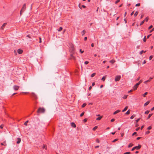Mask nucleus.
<instances>
[{"instance_id": "obj_27", "label": "nucleus", "mask_w": 154, "mask_h": 154, "mask_svg": "<svg viewBox=\"0 0 154 154\" xmlns=\"http://www.w3.org/2000/svg\"><path fill=\"white\" fill-rule=\"evenodd\" d=\"M135 116V115H133L131 117L130 119H133Z\"/></svg>"}, {"instance_id": "obj_4", "label": "nucleus", "mask_w": 154, "mask_h": 154, "mask_svg": "<svg viewBox=\"0 0 154 154\" xmlns=\"http://www.w3.org/2000/svg\"><path fill=\"white\" fill-rule=\"evenodd\" d=\"M19 86H17L16 85H14L13 86V88L16 91L17 90L19 89Z\"/></svg>"}, {"instance_id": "obj_55", "label": "nucleus", "mask_w": 154, "mask_h": 154, "mask_svg": "<svg viewBox=\"0 0 154 154\" xmlns=\"http://www.w3.org/2000/svg\"><path fill=\"white\" fill-rule=\"evenodd\" d=\"M80 51L82 53H83V52H84V51H82V49H80Z\"/></svg>"}, {"instance_id": "obj_13", "label": "nucleus", "mask_w": 154, "mask_h": 154, "mask_svg": "<svg viewBox=\"0 0 154 154\" xmlns=\"http://www.w3.org/2000/svg\"><path fill=\"white\" fill-rule=\"evenodd\" d=\"M85 30H83L82 32V36H83L85 33Z\"/></svg>"}, {"instance_id": "obj_37", "label": "nucleus", "mask_w": 154, "mask_h": 154, "mask_svg": "<svg viewBox=\"0 0 154 154\" xmlns=\"http://www.w3.org/2000/svg\"><path fill=\"white\" fill-rule=\"evenodd\" d=\"M148 19H149V18L148 17H146L145 20H145V21H146V22H147L148 21Z\"/></svg>"}, {"instance_id": "obj_41", "label": "nucleus", "mask_w": 154, "mask_h": 154, "mask_svg": "<svg viewBox=\"0 0 154 154\" xmlns=\"http://www.w3.org/2000/svg\"><path fill=\"white\" fill-rule=\"evenodd\" d=\"M120 1V0H117L115 2L116 4H117V3H118L119 1Z\"/></svg>"}, {"instance_id": "obj_40", "label": "nucleus", "mask_w": 154, "mask_h": 154, "mask_svg": "<svg viewBox=\"0 0 154 154\" xmlns=\"http://www.w3.org/2000/svg\"><path fill=\"white\" fill-rule=\"evenodd\" d=\"M152 128V127L151 126H149L147 128V129L149 130H150Z\"/></svg>"}, {"instance_id": "obj_57", "label": "nucleus", "mask_w": 154, "mask_h": 154, "mask_svg": "<svg viewBox=\"0 0 154 154\" xmlns=\"http://www.w3.org/2000/svg\"><path fill=\"white\" fill-rule=\"evenodd\" d=\"M114 120H115V119H112L111 120V122H114Z\"/></svg>"}, {"instance_id": "obj_17", "label": "nucleus", "mask_w": 154, "mask_h": 154, "mask_svg": "<svg viewBox=\"0 0 154 154\" xmlns=\"http://www.w3.org/2000/svg\"><path fill=\"white\" fill-rule=\"evenodd\" d=\"M128 108V106H126L125 107V108H124V109L122 110V112H124L125 111H126L127 109Z\"/></svg>"}, {"instance_id": "obj_30", "label": "nucleus", "mask_w": 154, "mask_h": 154, "mask_svg": "<svg viewBox=\"0 0 154 154\" xmlns=\"http://www.w3.org/2000/svg\"><path fill=\"white\" fill-rule=\"evenodd\" d=\"M29 122V121H26L25 123H24V125H25L26 126H27V123L28 122Z\"/></svg>"}, {"instance_id": "obj_46", "label": "nucleus", "mask_w": 154, "mask_h": 154, "mask_svg": "<svg viewBox=\"0 0 154 154\" xmlns=\"http://www.w3.org/2000/svg\"><path fill=\"white\" fill-rule=\"evenodd\" d=\"M146 62V61L145 60H144V61H143V64H145Z\"/></svg>"}, {"instance_id": "obj_3", "label": "nucleus", "mask_w": 154, "mask_h": 154, "mask_svg": "<svg viewBox=\"0 0 154 154\" xmlns=\"http://www.w3.org/2000/svg\"><path fill=\"white\" fill-rule=\"evenodd\" d=\"M121 78L120 75H118L115 78V81L116 82L119 81Z\"/></svg>"}, {"instance_id": "obj_31", "label": "nucleus", "mask_w": 154, "mask_h": 154, "mask_svg": "<svg viewBox=\"0 0 154 154\" xmlns=\"http://www.w3.org/2000/svg\"><path fill=\"white\" fill-rule=\"evenodd\" d=\"M84 112H83L80 115V116L81 117H82V116H83V115H84Z\"/></svg>"}, {"instance_id": "obj_33", "label": "nucleus", "mask_w": 154, "mask_h": 154, "mask_svg": "<svg viewBox=\"0 0 154 154\" xmlns=\"http://www.w3.org/2000/svg\"><path fill=\"white\" fill-rule=\"evenodd\" d=\"M133 145V144L130 143L129 145L128 146V147H131Z\"/></svg>"}, {"instance_id": "obj_36", "label": "nucleus", "mask_w": 154, "mask_h": 154, "mask_svg": "<svg viewBox=\"0 0 154 154\" xmlns=\"http://www.w3.org/2000/svg\"><path fill=\"white\" fill-rule=\"evenodd\" d=\"M149 111H148V110H147L145 112V114H148L149 113Z\"/></svg>"}, {"instance_id": "obj_9", "label": "nucleus", "mask_w": 154, "mask_h": 154, "mask_svg": "<svg viewBox=\"0 0 154 154\" xmlns=\"http://www.w3.org/2000/svg\"><path fill=\"white\" fill-rule=\"evenodd\" d=\"M17 143H18V144H19V143L20 141H21V139L20 138H17Z\"/></svg>"}, {"instance_id": "obj_53", "label": "nucleus", "mask_w": 154, "mask_h": 154, "mask_svg": "<svg viewBox=\"0 0 154 154\" xmlns=\"http://www.w3.org/2000/svg\"><path fill=\"white\" fill-rule=\"evenodd\" d=\"M140 84L138 82V83H137L135 85L137 87H138V86L140 85Z\"/></svg>"}, {"instance_id": "obj_42", "label": "nucleus", "mask_w": 154, "mask_h": 154, "mask_svg": "<svg viewBox=\"0 0 154 154\" xmlns=\"http://www.w3.org/2000/svg\"><path fill=\"white\" fill-rule=\"evenodd\" d=\"M140 5V3H138V4H137L135 6H136L137 7V6H139Z\"/></svg>"}, {"instance_id": "obj_22", "label": "nucleus", "mask_w": 154, "mask_h": 154, "mask_svg": "<svg viewBox=\"0 0 154 154\" xmlns=\"http://www.w3.org/2000/svg\"><path fill=\"white\" fill-rule=\"evenodd\" d=\"M138 12L137 11L135 13V14H134V16H135V17L138 14Z\"/></svg>"}, {"instance_id": "obj_15", "label": "nucleus", "mask_w": 154, "mask_h": 154, "mask_svg": "<svg viewBox=\"0 0 154 154\" xmlns=\"http://www.w3.org/2000/svg\"><path fill=\"white\" fill-rule=\"evenodd\" d=\"M109 62L110 63L113 64V63H115V60H110L109 61Z\"/></svg>"}, {"instance_id": "obj_51", "label": "nucleus", "mask_w": 154, "mask_h": 154, "mask_svg": "<svg viewBox=\"0 0 154 154\" xmlns=\"http://www.w3.org/2000/svg\"><path fill=\"white\" fill-rule=\"evenodd\" d=\"M151 34H149V35H148L147 36V38H149V36H151Z\"/></svg>"}, {"instance_id": "obj_23", "label": "nucleus", "mask_w": 154, "mask_h": 154, "mask_svg": "<svg viewBox=\"0 0 154 154\" xmlns=\"http://www.w3.org/2000/svg\"><path fill=\"white\" fill-rule=\"evenodd\" d=\"M152 115V114H149V116H148V117H147V119H149L150 117Z\"/></svg>"}, {"instance_id": "obj_61", "label": "nucleus", "mask_w": 154, "mask_h": 154, "mask_svg": "<svg viewBox=\"0 0 154 154\" xmlns=\"http://www.w3.org/2000/svg\"><path fill=\"white\" fill-rule=\"evenodd\" d=\"M139 129H140V127H138L136 129V131H137L139 130Z\"/></svg>"}, {"instance_id": "obj_56", "label": "nucleus", "mask_w": 154, "mask_h": 154, "mask_svg": "<svg viewBox=\"0 0 154 154\" xmlns=\"http://www.w3.org/2000/svg\"><path fill=\"white\" fill-rule=\"evenodd\" d=\"M39 40H40V41H39V43H41V42H42V41H41V38L40 37H39Z\"/></svg>"}, {"instance_id": "obj_38", "label": "nucleus", "mask_w": 154, "mask_h": 154, "mask_svg": "<svg viewBox=\"0 0 154 154\" xmlns=\"http://www.w3.org/2000/svg\"><path fill=\"white\" fill-rule=\"evenodd\" d=\"M118 139H115V140H114L112 141V142H115L116 141H117L118 140Z\"/></svg>"}, {"instance_id": "obj_8", "label": "nucleus", "mask_w": 154, "mask_h": 154, "mask_svg": "<svg viewBox=\"0 0 154 154\" xmlns=\"http://www.w3.org/2000/svg\"><path fill=\"white\" fill-rule=\"evenodd\" d=\"M152 79V78L150 77L149 79V80H147L146 81H145L144 82V83L145 84H146L147 82H150V81Z\"/></svg>"}, {"instance_id": "obj_28", "label": "nucleus", "mask_w": 154, "mask_h": 154, "mask_svg": "<svg viewBox=\"0 0 154 154\" xmlns=\"http://www.w3.org/2000/svg\"><path fill=\"white\" fill-rule=\"evenodd\" d=\"M71 50L72 51H74V48H73V45H72L71 46Z\"/></svg>"}, {"instance_id": "obj_14", "label": "nucleus", "mask_w": 154, "mask_h": 154, "mask_svg": "<svg viewBox=\"0 0 154 154\" xmlns=\"http://www.w3.org/2000/svg\"><path fill=\"white\" fill-rule=\"evenodd\" d=\"M32 96L35 98L36 97V95L34 93H32Z\"/></svg>"}, {"instance_id": "obj_59", "label": "nucleus", "mask_w": 154, "mask_h": 154, "mask_svg": "<svg viewBox=\"0 0 154 154\" xmlns=\"http://www.w3.org/2000/svg\"><path fill=\"white\" fill-rule=\"evenodd\" d=\"M144 15L142 14L140 17V19H142Z\"/></svg>"}, {"instance_id": "obj_48", "label": "nucleus", "mask_w": 154, "mask_h": 154, "mask_svg": "<svg viewBox=\"0 0 154 154\" xmlns=\"http://www.w3.org/2000/svg\"><path fill=\"white\" fill-rule=\"evenodd\" d=\"M130 153V152H126L124 153V154H129Z\"/></svg>"}, {"instance_id": "obj_18", "label": "nucleus", "mask_w": 154, "mask_h": 154, "mask_svg": "<svg viewBox=\"0 0 154 154\" xmlns=\"http://www.w3.org/2000/svg\"><path fill=\"white\" fill-rule=\"evenodd\" d=\"M137 87H138L135 85L133 87L134 90H136L137 89Z\"/></svg>"}, {"instance_id": "obj_39", "label": "nucleus", "mask_w": 154, "mask_h": 154, "mask_svg": "<svg viewBox=\"0 0 154 154\" xmlns=\"http://www.w3.org/2000/svg\"><path fill=\"white\" fill-rule=\"evenodd\" d=\"M127 95H125L123 97V98L125 99L127 98Z\"/></svg>"}, {"instance_id": "obj_19", "label": "nucleus", "mask_w": 154, "mask_h": 154, "mask_svg": "<svg viewBox=\"0 0 154 154\" xmlns=\"http://www.w3.org/2000/svg\"><path fill=\"white\" fill-rule=\"evenodd\" d=\"M102 117V116H100V117L97 118L96 119V120H100L101 119Z\"/></svg>"}, {"instance_id": "obj_50", "label": "nucleus", "mask_w": 154, "mask_h": 154, "mask_svg": "<svg viewBox=\"0 0 154 154\" xmlns=\"http://www.w3.org/2000/svg\"><path fill=\"white\" fill-rule=\"evenodd\" d=\"M89 63V62L88 61H85V64H88Z\"/></svg>"}, {"instance_id": "obj_63", "label": "nucleus", "mask_w": 154, "mask_h": 154, "mask_svg": "<svg viewBox=\"0 0 154 154\" xmlns=\"http://www.w3.org/2000/svg\"><path fill=\"white\" fill-rule=\"evenodd\" d=\"M142 82V80H140L139 82L138 83L140 84Z\"/></svg>"}, {"instance_id": "obj_64", "label": "nucleus", "mask_w": 154, "mask_h": 154, "mask_svg": "<svg viewBox=\"0 0 154 154\" xmlns=\"http://www.w3.org/2000/svg\"><path fill=\"white\" fill-rule=\"evenodd\" d=\"M154 110V106L151 109V111H153Z\"/></svg>"}, {"instance_id": "obj_49", "label": "nucleus", "mask_w": 154, "mask_h": 154, "mask_svg": "<svg viewBox=\"0 0 154 154\" xmlns=\"http://www.w3.org/2000/svg\"><path fill=\"white\" fill-rule=\"evenodd\" d=\"M149 133H150L149 131H146V134H149Z\"/></svg>"}, {"instance_id": "obj_11", "label": "nucleus", "mask_w": 154, "mask_h": 154, "mask_svg": "<svg viewBox=\"0 0 154 154\" xmlns=\"http://www.w3.org/2000/svg\"><path fill=\"white\" fill-rule=\"evenodd\" d=\"M120 111H121L120 110H118L116 111L115 112L113 113V114L115 115V114H117V113L119 112H120Z\"/></svg>"}, {"instance_id": "obj_34", "label": "nucleus", "mask_w": 154, "mask_h": 154, "mask_svg": "<svg viewBox=\"0 0 154 154\" xmlns=\"http://www.w3.org/2000/svg\"><path fill=\"white\" fill-rule=\"evenodd\" d=\"M147 92H146L143 95V97H146V95L147 94Z\"/></svg>"}, {"instance_id": "obj_62", "label": "nucleus", "mask_w": 154, "mask_h": 154, "mask_svg": "<svg viewBox=\"0 0 154 154\" xmlns=\"http://www.w3.org/2000/svg\"><path fill=\"white\" fill-rule=\"evenodd\" d=\"M87 37H85L84 38V40L85 41H86L87 40Z\"/></svg>"}, {"instance_id": "obj_24", "label": "nucleus", "mask_w": 154, "mask_h": 154, "mask_svg": "<svg viewBox=\"0 0 154 154\" xmlns=\"http://www.w3.org/2000/svg\"><path fill=\"white\" fill-rule=\"evenodd\" d=\"M130 110H128L125 113L126 114L128 115L130 114Z\"/></svg>"}, {"instance_id": "obj_43", "label": "nucleus", "mask_w": 154, "mask_h": 154, "mask_svg": "<svg viewBox=\"0 0 154 154\" xmlns=\"http://www.w3.org/2000/svg\"><path fill=\"white\" fill-rule=\"evenodd\" d=\"M143 41L144 42H145L146 41V36H145L144 38L143 39Z\"/></svg>"}, {"instance_id": "obj_29", "label": "nucleus", "mask_w": 154, "mask_h": 154, "mask_svg": "<svg viewBox=\"0 0 154 154\" xmlns=\"http://www.w3.org/2000/svg\"><path fill=\"white\" fill-rule=\"evenodd\" d=\"M144 22H145V20H143L142 21V22L140 24V26L142 25L144 23Z\"/></svg>"}, {"instance_id": "obj_2", "label": "nucleus", "mask_w": 154, "mask_h": 154, "mask_svg": "<svg viewBox=\"0 0 154 154\" xmlns=\"http://www.w3.org/2000/svg\"><path fill=\"white\" fill-rule=\"evenodd\" d=\"M45 110L44 108L40 107L39 108L37 112L38 113L42 112L43 113L45 112Z\"/></svg>"}, {"instance_id": "obj_35", "label": "nucleus", "mask_w": 154, "mask_h": 154, "mask_svg": "<svg viewBox=\"0 0 154 154\" xmlns=\"http://www.w3.org/2000/svg\"><path fill=\"white\" fill-rule=\"evenodd\" d=\"M86 104L85 103H84L82 106V107H85V106L86 105Z\"/></svg>"}, {"instance_id": "obj_12", "label": "nucleus", "mask_w": 154, "mask_h": 154, "mask_svg": "<svg viewBox=\"0 0 154 154\" xmlns=\"http://www.w3.org/2000/svg\"><path fill=\"white\" fill-rule=\"evenodd\" d=\"M150 103V101H148L147 102H146L144 105V106H146L147 105Z\"/></svg>"}, {"instance_id": "obj_47", "label": "nucleus", "mask_w": 154, "mask_h": 154, "mask_svg": "<svg viewBox=\"0 0 154 154\" xmlns=\"http://www.w3.org/2000/svg\"><path fill=\"white\" fill-rule=\"evenodd\" d=\"M152 25H151L149 27V28L148 29H151V28H152Z\"/></svg>"}, {"instance_id": "obj_16", "label": "nucleus", "mask_w": 154, "mask_h": 154, "mask_svg": "<svg viewBox=\"0 0 154 154\" xmlns=\"http://www.w3.org/2000/svg\"><path fill=\"white\" fill-rule=\"evenodd\" d=\"M71 59H73V60H75V57H74L72 54H71Z\"/></svg>"}, {"instance_id": "obj_26", "label": "nucleus", "mask_w": 154, "mask_h": 154, "mask_svg": "<svg viewBox=\"0 0 154 154\" xmlns=\"http://www.w3.org/2000/svg\"><path fill=\"white\" fill-rule=\"evenodd\" d=\"M96 74V73H94L93 74H92L91 75V77H93Z\"/></svg>"}, {"instance_id": "obj_10", "label": "nucleus", "mask_w": 154, "mask_h": 154, "mask_svg": "<svg viewBox=\"0 0 154 154\" xmlns=\"http://www.w3.org/2000/svg\"><path fill=\"white\" fill-rule=\"evenodd\" d=\"M71 126L72 127H73L74 128H75L76 127V125L73 122H72L71 123Z\"/></svg>"}, {"instance_id": "obj_5", "label": "nucleus", "mask_w": 154, "mask_h": 154, "mask_svg": "<svg viewBox=\"0 0 154 154\" xmlns=\"http://www.w3.org/2000/svg\"><path fill=\"white\" fill-rule=\"evenodd\" d=\"M7 25V23H4L2 25L1 27L0 28V29L1 30H3L5 27Z\"/></svg>"}, {"instance_id": "obj_52", "label": "nucleus", "mask_w": 154, "mask_h": 154, "mask_svg": "<svg viewBox=\"0 0 154 154\" xmlns=\"http://www.w3.org/2000/svg\"><path fill=\"white\" fill-rule=\"evenodd\" d=\"M140 84L138 82V83H137L135 85L137 87H138V86L140 85Z\"/></svg>"}, {"instance_id": "obj_54", "label": "nucleus", "mask_w": 154, "mask_h": 154, "mask_svg": "<svg viewBox=\"0 0 154 154\" xmlns=\"http://www.w3.org/2000/svg\"><path fill=\"white\" fill-rule=\"evenodd\" d=\"M135 149V147H134L131 149L132 151H134Z\"/></svg>"}, {"instance_id": "obj_44", "label": "nucleus", "mask_w": 154, "mask_h": 154, "mask_svg": "<svg viewBox=\"0 0 154 154\" xmlns=\"http://www.w3.org/2000/svg\"><path fill=\"white\" fill-rule=\"evenodd\" d=\"M152 57L151 56H150L149 57V60H150L152 59Z\"/></svg>"}, {"instance_id": "obj_20", "label": "nucleus", "mask_w": 154, "mask_h": 154, "mask_svg": "<svg viewBox=\"0 0 154 154\" xmlns=\"http://www.w3.org/2000/svg\"><path fill=\"white\" fill-rule=\"evenodd\" d=\"M146 52V51H142L140 52V54L141 55L143 53H145Z\"/></svg>"}, {"instance_id": "obj_7", "label": "nucleus", "mask_w": 154, "mask_h": 154, "mask_svg": "<svg viewBox=\"0 0 154 154\" xmlns=\"http://www.w3.org/2000/svg\"><path fill=\"white\" fill-rule=\"evenodd\" d=\"M23 50L20 49H18L17 50V52L19 54H21L23 52Z\"/></svg>"}, {"instance_id": "obj_6", "label": "nucleus", "mask_w": 154, "mask_h": 154, "mask_svg": "<svg viewBox=\"0 0 154 154\" xmlns=\"http://www.w3.org/2000/svg\"><path fill=\"white\" fill-rule=\"evenodd\" d=\"M141 146L140 145H139L138 146H137L135 147V149H140Z\"/></svg>"}, {"instance_id": "obj_21", "label": "nucleus", "mask_w": 154, "mask_h": 154, "mask_svg": "<svg viewBox=\"0 0 154 154\" xmlns=\"http://www.w3.org/2000/svg\"><path fill=\"white\" fill-rule=\"evenodd\" d=\"M63 29V28L61 27H60L59 29L58 30V31L60 32Z\"/></svg>"}, {"instance_id": "obj_58", "label": "nucleus", "mask_w": 154, "mask_h": 154, "mask_svg": "<svg viewBox=\"0 0 154 154\" xmlns=\"http://www.w3.org/2000/svg\"><path fill=\"white\" fill-rule=\"evenodd\" d=\"M144 125H143V126H142V127H141V130H142L143 129V127H144Z\"/></svg>"}, {"instance_id": "obj_32", "label": "nucleus", "mask_w": 154, "mask_h": 154, "mask_svg": "<svg viewBox=\"0 0 154 154\" xmlns=\"http://www.w3.org/2000/svg\"><path fill=\"white\" fill-rule=\"evenodd\" d=\"M97 126H95L93 128V130H95L96 129H97Z\"/></svg>"}, {"instance_id": "obj_1", "label": "nucleus", "mask_w": 154, "mask_h": 154, "mask_svg": "<svg viewBox=\"0 0 154 154\" xmlns=\"http://www.w3.org/2000/svg\"><path fill=\"white\" fill-rule=\"evenodd\" d=\"M26 9V4H24L23 6V7H22V9L20 11V16H21L23 13L24 12V11H25V9Z\"/></svg>"}, {"instance_id": "obj_45", "label": "nucleus", "mask_w": 154, "mask_h": 154, "mask_svg": "<svg viewBox=\"0 0 154 154\" xmlns=\"http://www.w3.org/2000/svg\"><path fill=\"white\" fill-rule=\"evenodd\" d=\"M87 121V119L86 118L84 119V121L85 122H86Z\"/></svg>"}, {"instance_id": "obj_60", "label": "nucleus", "mask_w": 154, "mask_h": 154, "mask_svg": "<svg viewBox=\"0 0 154 154\" xmlns=\"http://www.w3.org/2000/svg\"><path fill=\"white\" fill-rule=\"evenodd\" d=\"M154 30V28H153L152 30H151L150 32H152Z\"/></svg>"}, {"instance_id": "obj_25", "label": "nucleus", "mask_w": 154, "mask_h": 154, "mask_svg": "<svg viewBox=\"0 0 154 154\" xmlns=\"http://www.w3.org/2000/svg\"><path fill=\"white\" fill-rule=\"evenodd\" d=\"M106 79V77L105 76H103V78H102L101 80L103 81H104Z\"/></svg>"}]
</instances>
